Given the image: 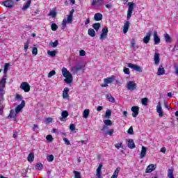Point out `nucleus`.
<instances>
[{"instance_id":"obj_8","label":"nucleus","mask_w":178,"mask_h":178,"mask_svg":"<svg viewBox=\"0 0 178 178\" xmlns=\"http://www.w3.org/2000/svg\"><path fill=\"white\" fill-rule=\"evenodd\" d=\"M128 67H130V69H133L134 70H136V72H139V73H143V70H141V67L134 65L133 63H128L127 65Z\"/></svg>"},{"instance_id":"obj_19","label":"nucleus","mask_w":178,"mask_h":178,"mask_svg":"<svg viewBox=\"0 0 178 178\" xmlns=\"http://www.w3.org/2000/svg\"><path fill=\"white\" fill-rule=\"evenodd\" d=\"M165 74V68L161 65L157 70V76H163Z\"/></svg>"},{"instance_id":"obj_37","label":"nucleus","mask_w":178,"mask_h":178,"mask_svg":"<svg viewBox=\"0 0 178 178\" xmlns=\"http://www.w3.org/2000/svg\"><path fill=\"white\" fill-rule=\"evenodd\" d=\"M17 116V113H16L15 112V111L11 110V111H10V114H9V115H8V118H16Z\"/></svg>"},{"instance_id":"obj_14","label":"nucleus","mask_w":178,"mask_h":178,"mask_svg":"<svg viewBox=\"0 0 178 178\" xmlns=\"http://www.w3.org/2000/svg\"><path fill=\"white\" fill-rule=\"evenodd\" d=\"M152 34V31H149L147 33L146 35L143 38L144 44H148V42H149V40H151Z\"/></svg>"},{"instance_id":"obj_48","label":"nucleus","mask_w":178,"mask_h":178,"mask_svg":"<svg viewBox=\"0 0 178 178\" xmlns=\"http://www.w3.org/2000/svg\"><path fill=\"white\" fill-rule=\"evenodd\" d=\"M147 104H148V98H147V97L143 98L142 99V104L147 106Z\"/></svg>"},{"instance_id":"obj_24","label":"nucleus","mask_w":178,"mask_h":178,"mask_svg":"<svg viewBox=\"0 0 178 178\" xmlns=\"http://www.w3.org/2000/svg\"><path fill=\"white\" fill-rule=\"evenodd\" d=\"M115 81V77L111 76L104 79V83H106V84H111V83H113Z\"/></svg>"},{"instance_id":"obj_40","label":"nucleus","mask_w":178,"mask_h":178,"mask_svg":"<svg viewBox=\"0 0 178 178\" xmlns=\"http://www.w3.org/2000/svg\"><path fill=\"white\" fill-rule=\"evenodd\" d=\"M131 48L134 49V51H136V49H138V46H136V42L132 41L131 42Z\"/></svg>"},{"instance_id":"obj_29","label":"nucleus","mask_w":178,"mask_h":178,"mask_svg":"<svg viewBox=\"0 0 178 178\" xmlns=\"http://www.w3.org/2000/svg\"><path fill=\"white\" fill-rule=\"evenodd\" d=\"M56 54H58V51H56V50L47 51V55H49V56H51V58H55L56 56Z\"/></svg>"},{"instance_id":"obj_59","label":"nucleus","mask_w":178,"mask_h":178,"mask_svg":"<svg viewBox=\"0 0 178 178\" xmlns=\"http://www.w3.org/2000/svg\"><path fill=\"white\" fill-rule=\"evenodd\" d=\"M122 143H117L115 145V147L117 148V149H120V148H122Z\"/></svg>"},{"instance_id":"obj_43","label":"nucleus","mask_w":178,"mask_h":178,"mask_svg":"<svg viewBox=\"0 0 178 178\" xmlns=\"http://www.w3.org/2000/svg\"><path fill=\"white\" fill-rule=\"evenodd\" d=\"M73 173L74 174V178H81V175L80 172L74 170Z\"/></svg>"},{"instance_id":"obj_36","label":"nucleus","mask_w":178,"mask_h":178,"mask_svg":"<svg viewBox=\"0 0 178 178\" xmlns=\"http://www.w3.org/2000/svg\"><path fill=\"white\" fill-rule=\"evenodd\" d=\"M106 98L108 99L110 102H115V98L111 95H106Z\"/></svg>"},{"instance_id":"obj_20","label":"nucleus","mask_w":178,"mask_h":178,"mask_svg":"<svg viewBox=\"0 0 178 178\" xmlns=\"http://www.w3.org/2000/svg\"><path fill=\"white\" fill-rule=\"evenodd\" d=\"M130 27V22L127 21L123 26V33L126 34L129 31V28Z\"/></svg>"},{"instance_id":"obj_5","label":"nucleus","mask_w":178,"mask_h":178,"mask_svg":"<svg viewBox=\"0 0 178 178\" xmlns=\"http://www.w3.org/2000/svg\"><path fill=\"white\" fill-rule=\"evenodd\" d=\"M104 0H91L90 5L92 8H95V9H99V8L104 5Z\"/></svg>"},{"instance_id":"obj_25","label":"nucleus","mask_w":178,"mask_h":178,"mask_svg":"<svg viewBox=\"0 0 178 178\" xmlns=\"http://www.w3.org/2000/svg\"><path fill=\"white\" fill-rule=\"evenodd\" d=\"M9 66H10L9 63H6L4 65V70H3L4 75L2 77V79H3V77H5L6 81V74L8 73V69H9Z\"/></svg>"},{"instance_id":"obj_2","label":"nucleus","mask_w":178,"mask_h":178,"mask_svg":"<svg viewBox=\"0 0 178 178\" xmlns=\"http://www.w3.org/2000/svg\"><path fill=\"white\" fill-rule=\"evenodd\" d=\"M74 13V9H72L69 15H67V18H64L62 24H61V30H65L66 29L67 24H71V23L73 22V14Z\"/></svg>"},{"instance_id":"obj_61","label":"nucleus","mask_w":178,"mask_h":178,"mask_svg":"<svg viewBox=\"0 0 178 178\" xmlns=\"http://www.w3.org/2000/svg\"><path fill=\"white\" fill-rule=\"evenodd\" d=\"M102 131H103L104 134H106V133H105V130H108V127L106 126H103V127L102 128Z\"/></svg>"},{"instance_id":"obj_31","label":"nucleus","mask_w":178,"mask_h":178,"mask_svg":"<svg viewBox=\"0 0 178 178\" xmlns=\"http://www.w3.org/2000/svg\"><path fill=\"white\" fill-rule=\"evenodd\" d=\"M88 34L90 37H95L96 33L95 31L92 29H89L88 30Z\"/></svg>"},{"instance_id":"obj_33","label":"nucleus","mask_w":178,"mask_h":178,"mask_svg":"<svg viewBox=\"0 0 178 178\" xmlns=\"http://www.w3.org/2000/svg\"><path fill=\"white\" fill-rule=\"evenodd\" d=\"M31 4V0H28L26 3L23 6V10H26V9H29L30 8V5Z\"/></svg>"},{"instance_id":"obj_50","label":"nucleus","mask_w":178,"mask_h":178,"mask_svg":"<svg viewBox=\"0 0 178 178\" xmlns=\"http://www.w3.org/2000/svg\"><path fill=\"white\" fill-rule=\"evenodd\" d=\"M46 139L47 140V141H49L50 143H51V141H53L54 138H52V135H47L46 136Z\"/></svg>"},{"instance_id":"obj_10","label":"nucleus","mask_w":178,"mask_h":178,"mask_svg":"<svg viewBox=\"0 0 178 178\" xmlns=\"http://www.w3.org/2000/svg\"><path fill=\"white\" fill-rule=\"evenodd\" d=\"M3 4L4 5V6H6V8H9L10 9H11V8H13V6H15V1H13V0H6L3 2Z\"/></svg>"},{"instance_id":"obj_54","label":"nucleus","mask_w":178,"mask_h":178,"mask_svg":"<svg viewBox=\"0 0 178 178\" xmlns=\"http://www.w3.org/2000/svg\"><path fill=\"white\" fill-rule=\"evenodd\" d=\"M47 161L48 162H52L54 161V155H49L47 156Z\"/></svg>"},{"instance_id":"obj_39","label":"nucleus","mask_w":178,"mask_h":178,"mask_svg":"<svg viewBox=\"0 0 178 178\" xmlns=\"http://www.w3.org/2000/svg\"><path fill=\"white\" fill-rule=\"evenodd\" d=\"M34 161V154L31 153L28 155V161L33 162Z\"/></svg>"},{"instance_id":"obj_7","label":"nucleus","mask_w":178,"mask_h":178,"mask_svg":"<svg viewBox=\"0 0 178 178\" xmlns=\"http://www.w3.org/2000/svg\"><path fill=\"white\" fill-rule=\"evenodd\" d=\"M106 38H108V27H104L102 30L99 40L100 41H102L103 40H106Z\"/></svg>"},{"instance_id":"obj_4","label":"nucleus","mask_w":178,"mask_h":178,"mask_svg":"<svg viewBox=\"0 0 178 178\" xmlns=\"http://www.w3.org/2000/svg\"><path fill=\"white\" fill-rule=\"evenodd\" d=\"M134 6H136V3L133 2L128 3L127 20H130V17H131V15H133V11L134 10Z\"/></svg>"},{"instance_id":"obj_18","label":"nucleus","mask_w":178,"mask_h":178,"mask_svg":"<svg viewBox=\"0 0 178 178\" xmlns=\"http://www.w3.org/2000/svg\"><path fill=\"white\" fill-rule=\"evenodd\" d=\"M154 41L155 45H158L161 42V38H159V36L158 35V32L154 31Z\"/></svg>"},{"instance_id":"obj_11","label":"nucleus","mask_w":178,"mask_h":178,"mask_svg":"<svg viewBox=\"0 0 178 178\" xmlns=\"http://www.w3.org/2000/svg\"><path fill=\"white\" fill-rule=\"evenodd\" d=\"M84 67H85L84 65H75L71 68V72L74 74H76L77 72H79V70H81V69H84Z\"/></svg>"},{"instance_id":"obj_13","label":"nucleus","mask_w":178,"mask_h":178,"mask_svg":"<svg viewBox=\"0 0 178 178\" xmlns=\"http://www.w3.org/2000/svg\"><path fill=\"white\" fill-rule=\"evenodd\" d=\"M131 111H132V116L133 118H137V116L138 115V111H139V108L137 106H134L131 107Z\"/></svg>"},{"instance_id":"obj_60","label":"nucleus","mask_w":178,"mask_h":178,"mask_svg":"<svg viewBox=\"0 0 178 178\" xmlns=\"http://www.w3.org/2000/svg\"><path fill=\"white\" fill-rule=\"evenodd\" d=\"M79 55H80V56H86V51L80 50L79 51Z\"/></svg>"},{"instance_id":"obj_27","label":"nucleus","mask_w":178,"mask_h":178,"mask_svg":"<svg viewBox=\"0 0 178 178\" xmlns=\"http://www.w3.org/2000/svg\"><path fill=\"white\" fill-rule=\"evenodd\" d=\"M102 169V163H100L97 169L96 176L97 178H101V170Z\"/></svg>"},{"instance_id":"obj_3","label":"nucleus","mask_w":178,"mask_h":178,"mask_svg":"<svg viewBox=\"0 0 178 178\" xmlns=\"http://www.w3.org/2000/svg\"><path fill=\"white\" fill-rule=\"evenodd\" d=\"M62 74L65 77L64 79L65 83L67 84H70L73 81V75L70 73L66 67H63L61 70Z\"/></svg>"},{"instance_id":"obj_44","label":"nucleus","mask_w":178,"mask_h":178,"mask_svg":"<svg viewBox=\"0 0 178 178\" xmlns=\"http://www.w3.org/2000/svg\"><path fill=\"white\" fill-rule=\"evenodd\" d=\"M42 168H44V167L42 163H37L35 165V169L37 170H42Z\"/></svg>"},{"instance_id":"obj_34","label":"nucleus","mask_w":178,"mask_h":178,"mask_svg":"<svg viewBox=\"0 0 178 178\" xmlns=\"http://www.w3.org/2000/svg\"><path fill=\"white\" fill-rule=\"evenodd\" d=\"M90 115V110L89 109H86L83 111V118L84 119H87L88 116Z\"/></svg>"},{"instance_id":"obj_42","label":"nucleus","mask_w":178,"mask_h":178,"mask_svg":"<svg viewBox=\"0 0 178 178\" xmlns=\"http://www.w3.org/2000/svg\"><path fill=\"white\" fill-rule=\"evenodd\" d=\"M104 123L106 126H112L113 124V122L111 120H104Z\"/></svg>"},{"instance_id":"obj_58","label":"nucleus","mask_w":178,"mask_h":178,"mask_svg":"<svg viewBox=\"0 0 178 178\" xmlns=\"http://www.w3.org/2000/svg\"><path fill=\"white\" fill-rule=\"evenodd\" d=\"M70 129L72 131H74V130L76 129V126L74 125V124H71L70 125Z\"/></svg>"},{"instance_id":"obj_51","label":"nucleus","mask_w":178,"mask_h":178,"mask_svg":"<svg viewBox=\"0 0 178 178\" xmlns=\"http://www.w3.org/2000/svg\"><path fill=\"white\" fill-rule=\"evenodd\" d=\"M63 141L66 145H72V144H70V141H69L67 138H64Z\"/></svg>"},{"instance_id":"obj_16","label":"nucleus","mask_w":178,"mask_h":178,"mask_svg":"<svg viewBox=\"0 0 178 178\" xmlns=\"http://www.w3.org/2000/svg\"><path fill=\"white\" fill-rule=\"evenodd\" d=\"M160 60H161V58H160L159 53L155 52L154 56V65H159Z\"/></svg>"},{"instance_id":"obj_64","label":"nucleus","mask_w":178,"mask_h":178,"mask_svg":"<svg viewBox=\"0 0 178 178\" xmlns=\"http://www.w3.org/2000/svg\"><path fill=\"white\" fill-rule=\"evenodd\" d=\"M112 3H108V4H106L105 5V7L107 8V9H111V8H112Z\"/></svg>"},{"instance_id":"obj_62","label":"nucleus","mask_w":178,"mask_h":178,"mask_svg":"<svg viewBox=\"0 0 178 178\" xmlns=\"http://www.w3.org/2000/svg\"><path fill=\"white\" fill-rule=\"evenodd\" d=\"M114 130L113 129H110L106 134H108V136H112L113 134Z\"/></svg>"},{"instance_id":"obj_32","label":"nucleus","mask_w":178,"mask_h":178,"mask_svg":"<svg viewBox=\"0 0 178 178\" xmlns=\"http://www.w3.org/2000/svg\"><path fill=\"white\" fill-rule=\"evenodd\" d=\"M119 172H120V167H118L113 174V177L118 178L119 176Z\"/></svg>"},{"instance_id":"obj_12","label":"nucleus","mask_w":178,"mask_h":178,"mask_svg":"<svg viewBox=\"0 0 178 178\" xmlns=\"http://www.w3.org/2000/svg\"><path fill=\"white\" fill-rule=\"evenodd\" d=\"M156 112L157 113H159V115L160 116V118H163V111L162 110V105L161 104L160 102L157 104Z\"/></svg>"},{"instance_id":"obj_35","label":"nucleus","mask_w":178,"mask_h":178,"mask_svg":"<svg viewBox=\"0 0 178 178\" xmlns=\"http://www.w3.org/2000/svg\"><path fill=\"white\" fill-rule=\"evenodd\" d=\"M50 47H52V48H56L57 45H59V41L56 40L55 42H51L49 43Z\"/></svg>"},{"instance_id":"obj_49","label":"nucleus","mask_w":178,"mask_h":178,"mask_svg":"<svg viewBox=\"0 0 178 178\" xmlns=\"http://www.w3.org/2000/svg\"><path fill=\"white\" fill-rule=\"evenodd\" d=\"M49 16H51V17H56V11L55 10H51L49 13Z\"/></svg>"},{"instance_id":"obj_52","label":"nucleus","mask_w":178,"mask_h":178,"mask_svg":"<svg viewBox=\"0 0 178 178\" xmlns=\"http://www.w3.org/2000/svg\"><path fill=\"white\" fill-rule=\"evenodd\" d=\"M32 54L33 55H37V54H38V49H37V47L33 48Z\"/></svg>"},{"instance_id":"obj_6","label":"nucleus","mask_w":178,"mask_h":178,"mask_svg":"<svg viewBox=\"0 0 178 178\" xmlns=\"http://www.w3.org/2000/svg\"><path fill=\"white\" fill-rule=\"evenodd\" d=\"M125 87L128 91H134V90H136L137 88V84L133 81H129L126 83Z\"/></svg>"},{"instance_id":"obj_45","label":"nucleus","mask_w":178,"mask_h":178,"mask_svg":"<svg viewBox=\"0 0 178 178\" xmlns=\"http://www.w3.org/2000/svg\"><path fill=\"white\" fill-rule=\"evenodd\" d=\"M51 29L53 31H56L58 30V25L54 23L51 25Z\"/></svg>"},{"instance_id":"obj_38","label":"nucleus","mask_w":178,"mask_h":178,"mask_svg":"<svg viewBox=\"0 0 178 178\" xmlns=\"http://www.w3.org/2000/svg\"><path fill=\"white\" fill-rule=\"evenodd\" d=\"M168 176L169 178H175V176L173 175V170L169 169L168 170Z\"/></svg>"},{"instance_id":"obj_1","label":"nucleus","mask_w":178,"mask_h":178,"mask_svg":"<svg viewBox=\"0 0 178 178\" xmlns=\"http://www.w3.org/2000/svg\"><path fill=\"white\" fill-rule=\"evenodd\" d=\"M6 84V79L5 76L0 80V115L3 113V108H5V105L2 104L3 102V95H5V85Z\"/></svg>"},{"instance_id":"obj_15","label":"nucleus","mask_w":178,"mask_h":178,"mask_svg":"<svg viewBox=\"0 0 178 178\" xmlns=\"http://www.w3.org/2000/svg\"><path fill=\"white\" fill-rule=\"evenodd\" d=\"M25 106H26V102H24V100H22L21 104L16 107L15 113H19V112H20V111H22L23 107Z\"/></svg>"},{"instance_id":"obj_17","label":"nucleus","mask_w":178,"mask_h":178,"mask_svg":"<svg viewBox=\"0 0 178 178\" xmlns=\"http://www.w3.org/2000/svg\"><path fill=\"white\" fill-rule=\"evenodd\" d=\"M69 88H65L63 91V99H69Z\"/></svg>"},{"instance_id":"obj_55","label":"nucleus","mask_w":178,"mask_h":178,"mask_svg":"<svg viewBox=\"0 0 178 178\" xmlns=\"http://www.w3.org/2000/svg\"><path fill=\"white\" fill-rule=\"evenodd\" d=\"M52 122V118H48L44 120V123H46V124H48V123H51Z\"/></svg>"},{"instance_id":"obj_56","label":"nucleus","mask_w":178,"mask_h":178,"mask_svg":"<svg viewBox=\"0 0 178 178\" xmlns=\"http://www.w3.org/2000/svg\"><path fill=\"white\" fill-rule=\"evenodd\" d=\"M30 44V42L27 41L26 42L24 43V48L25 51H27L29 49V44Z\"/></svg>"},{"instance_id":"obj_41","label":"nucleus","mask_w":178,"mask_h":178,"mask_svg":"<svg viewBox=\"0 0 178 178\" xmlns=\"http://www.w3.org/2000/svg\"><path fill=\"white\" fill-rule=\"evenodd\" d=\"M92 27L93 29H95V30H96V31H98V30H99V28L101 27V24L99 23L93 24Z\"/></svg>"},{"instance_id":"obj_57","label":"nucleus","mask_w":178,"mask_h":178,"mask_svg":"<svg viewBox=\"0 0 178 178\" xmlns=\"http://www.w3.org/2000/svg\"><path fill=\"white\" fill-rule=\"evenodd\" d=\"M128 134H134V131H133V127H130V128L127 131Z\"/></svg>"},{"instance_id":"obj_53","label":"nucleus","mask_w":178,"mask_h":178,"mask_svg":"<svg viewBox=\"0 0 178 178\" xmlns=\"http://www.w3.org/2000/svg\"><path fill=\"white\" fill-rule=\"evenodd\" d=\"M123 71L125 74H130V70L129 68L124 67Z\"/></svg>"},{"instance_id":"obj_26","label":"nucleus","mask_w":178,"mask_h":178,"mask_svg":"<svg viewBox=\"0 0 178 178\" xmlns=\"http://www.w3.org/2000/svg\"><path fill=\"white\" fill-rule=\"evenodd\" d=\"M94 19L96 22H99V20H102V14L97 13L94 16Z\"/></svg>"},{"instance_id":"obj_23","label":"nucleus","mask_w":178,"mask_h":178,"mask_svg":"<svg viewBox=\"0 0 178 178\" xmlns=\"http://www.w3.org/2000/svg\"><path fill=\"white\" fill-rule=\"evenodd\" d=\"M153 170H155V165L150 164L147 167L146 173H151Z\"/></svg>"},{"instance_id":"obj_9","label":"nucleus","mask_w":178,"mask_h":178,"mask_svg":"<svg viewBox=\"0 0 178 178\" xmlns=\"http://www.w3.org/2000/svg\"><path fill=\"white\" fill-rule=\"evenodd\" d=\"M20 89L23 90L25 92L30 91V85L27 82H22L20 86Z\"/></svg>"},{"instance_id":"obj_46","label":"nucleus","mask_w":178,"mask_h":178,"mask_svg":"<svg viewBox=\"0 0 178 178\" xmlns=\"http://www.w3.org/2000/svg\"><path fill=\"white\" fill-rule=\"evenodd\" d=\"M111 115H112V111H111V110H107V111H106L105 118H106V119H109V117L111 116Z\"/></svg>"},{"instance_id":"obj_30","label":"nucleus","mask_w":178,"mask_h":178,"mask_svg":"<svg viewBox=\"0 0 178 178\" xmlns=\"http://www.w3.org/2000/svg\"><path fill=\"white\" fill-rule=\"evenodd\" d=\"M62 118H60V120H63V119H65V118H67L69 116V112L67 111H63L61 113Z\"/></svg>"},{"instance_id":"obj_28","label":"nucleus","mask_w":178,"mask_h":178,"mask_svg":"<svg viewBox=\"0 0 178 178\" xmlns=\"http://www.w3.org/2000/svg\"><path fill=\"white\" fill-rule=\"evenodd\" d=\"M164 38L165 42H167L168 44H170V42H172V38L170 37V35H169V34H164Z\"/></svg>"},{"instance_id":"obj_63","label":"nucleus","mask_w":178,"mask_h":178,"mask_svg":"<svg viewBox=\"0 0 178 178\" xmlns=\"http://www.w3.org/2000/svg\"><path fill=\"white\" fill-rule=\"evenodd\" d=\"M38 129H40V127H38V125H37V124H33V131H35V130H38Z\"/></svg>"},{"instance_id":"obj_22","label":"nucleus","mask_w":178,"mask_h":178,"mask_svg":"<svg viewBox=\"0 0 178 178\" xmlns=\"http://www.w3.org/2000/svg\"><path fill=\"white\" fill-rule=\"evenodd\" d=\"M145 155H147V147L145 146H142V149L140 152V159H143Z\"/></svg>"},{"instance_id":"obj_47","label":"nucleus","mask_w":178,"mask_h":178,"mask_svg":"<svg viewBox=\"0 0 178 178\" xmlns=\"http://www.w3.org/2000/svg\"><path fill=\"white\" fill-rule=\"evenodd\" d=\"M55 74H56V72H55V70H52L48 74L47 77L51 79V77H52V76H55Z\"/></svg>"},{"instance_id":"obj_21","label":"nucleus","mask_w":178,"mask_h":178,"mask_svg":"<svg viewBox=\"0 0 178 178\" xmlns=\"http://www.w3.org/2000/svg\"><path fill=\"white\" fill-rule=\"evenodd\" d=\"M127 145L131 149L136 148V144H134V140H133V139L128 140Z\"/></svg>"}]
</instances>
